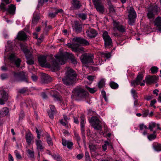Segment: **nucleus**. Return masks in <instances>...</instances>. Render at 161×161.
<instances>
[{
	"instance_id": "63",
	"label": "nucleus",
	"mask_w": 161,
	"mask_h": 161,
	"mask_svg": "<svg viewBox=\"0 0 161 161\" xmlns=\"http://www.w3.org/2000/svg\"><path fill=\"white\" fill-rule=\"evenodd\" d=\"M48 113L49 117L51 119H53L54 118L53 114L55 113H53L51 112H48Z\"/></svg>"
},
{
	"instance_id": "44",
	"label": "nucleus",
	"mask_w": 161,
	"mask_h": 161,
	"mask_svg": "<svg viewBox=\"0 0 161 161\" xmlns=\"http://www.w3.org/2000/svg\"><path fill=\"white\" fill-rule=\"evenodd\" d=\"M52 158L55 160L57 161H61L62 160V158L58 154L56 155L54 154L52 155Z\"/></svg>"
},
{
	"instance_id": "52",
	"label": "nucleus",
	"mask_w": 161,
	"mask_h": 161,
	"mask_svg": "<svg viewBox=\"0 0 161 161\" xmlns=\"http://www.w3.org/2000/svg\"><path fill=\"white\" fill-rule=\"evenodd\" d=\"M14 153H15L16 157L17 159H21L22 157L21 156L19 153V152L17 150H15L14 152Z\"/></svg>"
},
{
	"instance_id": "32",
	"label": "nucleus",
	"mask_w": 161,
	"mask_h": 161,
	"mask_svg": "<svg viewBox=\"0 0 161 161\" xmlns=\"http://www.w3.org/2000/svg\"><path fill=\"white\" fill-rule=\"evenodd\" d=\"M40 19V17L37 14H34L33 15L32 19V25L34 26L37 23Z\"/></svg>"
},
{
	"instance_id": "22",
	"label": "nucleus",
	"mask_w": 161,
	"mask_h": 161,
	"mask_svg": "<svg viewBox=\"0 0 161 161\" xmlns=\"http://www.w3.org/2000/svg\"><path fill=\"white\" fill-rule=\"evenodd\" d=\"M154 23L155 26H156L160 32H161V17L160 16L157 17Z\"/></svg>"
},
{
	"instance_id": "2",
	"label": "nucleus",
	"mask_w": 161,
	"mask_h": 161,
	"mask_svg": "<svg viewBox=\"0 0 161 161\" xmlns=\"http://www.w3.org/2000/svg\"><path fill=\"white\" fill-rule=\"evenodd\" d=\"M56 60H53L52 66L54 69H58L59 64L63 65L65 64L68 58L67 56L64 54H61L59 55H55Z\"/></svg>"
},
{
	"instance_id": "46",
	"label": "nucleus",
	"mask_w": 161,
	"mask_h": 161,
	"mask_svg": "<svg viewBox=\"0 0 161 161\" xmlns=\"http://www.w3.org/2000/svg\"><path fill=\"white\" fill-rule=\"evenodd\" d=\"M98 87L99 88H103L105 85V81L103 80H101L98 83Z\"/></svg>"
},
{
	"instance_id": "48",
	"label": "nucleus",
	"mask_w": 161,
	"mask_h": 161,
	"mask_svg": "<svg viewBox=\"0 0 161 161\" xmlns=\"http://www.w3.org/2000/svg\"><path fill=\"white\" fill-rule=\"evenodd\" d=\"M28 89L27 87H24L19 89L18 92L21 94H24L26 93Z\"/></svg>"
},
{
	"instance_id": "20",
	"label": "nucleus",
	"mask_w": 161,
	"mask_h": 161,
	"mask_svg": "<svg viewBox=\"0 0 161 161\" xmlns=\"http://www.w3.org/2000/svg\"><path fill=\"white\" fill-rule=\"evenodd\" d=\"M35 144L38 152H42L43 151L44 147L43 146L42 142L40 140H35Z\"/></svg>"
},
{
	"instance_id": "30",
	"label": "nucleus",
	"mask_w": 161,
	"mask_h": 161,
	"mask_svg": "<svg viewBox=\"0 0 161 161\" xmlns=\"http://www.w3.org/2000/svg\"><path fill=\"white\" fill-rule=\"evenodd\" d=\"M9 112L8 109L7 107H4L0 110V117L6 116Z\"/></svg>"
},
{
	"instance_id": "47",
	"label": "nucleus",
	"mask_w": 161,
	"mask_h": 161,
	"mask_svg": "<svg viewBox=\"0 0 161 161\" xmlns=\"http://www.w3.org/2000/svg\"><path fill=\"white\" fill-rule=\"evenodd\" d=\"M109 12L111 14H114L115 13V10L112 5H110L109 8Z\"/></svg>"
},
{
	"instance_id": "17",
	"label": "nucleus",
	"mask_w": 161,
	"mask_h": 161,
	"mask_svg": "<svg viewBox=\"0 0 161 161\" xmlns=\"http://www.w3.org/2000/svg\"><path fill=\"white\" fill-rule=\"evenodd\" d=\"M9 59L11 63H14L16 66L18 67H19L21 61L19 58H17L15 57L14 54H10L9 56Z\"/></svg>"
},
{
	"instance_id": "61",
	"label": "nucleus",
	"mask_w": 161,
	"mask_h": 161,
	"mask_svg": "<svg viewBox=\"0 0 161 161\" xmlns=\"http://www.w3.org/2000/svg\"><path fill=\"white\" fill-rule=\"evenodd\" d=\"M31 78L32 80L34 81H36L38 79V77L35 75H32L31 76Z\"/></svg>"
},
{
	"instance_id": "12",
	"label": "nucleus",
	"mask_w": 161,
	"mask_h": 161,
	"mask_svg": "<svg viewBox=\"0 0 161 161\" xmlns=\"http://www.w3.org/2000/svg\"><path fill=\"white\" fill-rule=\"evenodd\" d=\"M66 45L69 47L71 48L73 51L75 52H84V48L83 47H78V45L77 44L76 45L75 43H67Z\"/></svg>"
},
{
	"instance_id": "13",
	"label": "nucleus",
	"mask_w": 161,
	"mask_h": 161,
	"mask_svg": "<svg viewBox=\"0 0 161 161\" xmlns=\"http://www.w3.org/2000/svg\"><path fill=\"white\" fill-rule=\"evenodd\" d=\"M14 76L16 78L18 79V80L19 81H24L27 82V80L25 77V73L23 72H19V73H16L14 72Z\"/></svg>"
},
{
	"instance_id": "34",
	"label": "nucleus",
	"mask_w": 161,
	"mask_h": 161,
	"mask_svg": "<svg viewBox=\"0 0 161 161\" xmlns=\"http://www.w3.org/2000/svg\"><path fill=\"white\" fill-rule=\"evenodd\" d=\"M109 146L111 147H113L112 143L108 141H105L104 142V144L102 146V148L103 151H105L107 149V146Z\"/></svg>"
},
{
	"instance_id": "8",
	"label": "nucleus",
	"mask_w": 161,
	"mask_h": 161,
	"mask_svg": "<svg viewBox=\"0 0 161 161\" xmlns=\"http://www.w3.org/2000/svg\"><path fill=\"white\" fill-rule=\"evenodd\" d=\"M80 130L81 132L83 142L84 145L86 146V136L85 134V126L86 123L85 117L84 115H82L80 117Z\"/></svg>"
},
{
	"instance_id": "49",
	"label": "nucleus",
	"mask_w": 161,
	"mask_h": 161,
	"mask_svg": "<svg viewBox=\"0 0 161 161\" xmlns=\"http://www.w3.org/2000/svg\"><path fill=\"white\" fill-rule=\"evenodd\" d=\"M147 138L149 141H152L156 138V135L151 134L147 136Z\"/></svg>"
},
{
	"instance_id": "9",
	"label": "nucleus",
	"mask_w": 161,
	"mask_h": 161,
	"mask_svg": "<svg viewBox=\"0 0 161 161\" xmlns=\"http://www.w3.org/2000/svg\"><path fill=\"white\" fill-rule=\"evenodd\" d=\"M102 36L104 42L105 47H109L112 46V39L109 36L108 33L107 31H105L103 32Z\"/></svg>"
},
{
	"instance_id": "6",
	"label": "nucleus",
	"mask_w": 161,
	"mask_h": 161,
	"mask_svg": "<svg viewBox=\"0 0 161 161\" xmlns=\"http://www.w3.org/2000/svg\"><path fill=\"white\" fill-rule=\"evenodd\" d=\"M21 48L25 53L27 59L26 62L28 64L31 65L34 63V61L33 59V56L31 54L29 50L26 47H24L21 46Z\"/></svg>"
},
{
	"instance_id": "51",
	"label": "nucleus",
	"mask_w": 161,
	"mask_h": 161,
	"mask_svg": "<svg viewBox=\"0 0 161 161\" xmlns=\"http://www.w3.org/2000/svg\"><path fill=\"white\" fill-rule=\"evenodd\" d=\"M47 140L48 144L49 145H52L53 144L52 141L50 136L49 135H48L47 137Z\"/></svg>"
},
{
	"instance_id": "15",
	"label": "nucleus",
	"mask_w": 161,
	"mask_h": 161,
	"mask_svg": "<svg viewBox=\"0 0 161 161\" xmlns=\"http://www.w3.org/2000/svg\"><path fill=\"white\" fill-rule=\"evenodd\" d=\"M113 25L114 27L121 32H125V27L122 25L119 22L116 20L113 21Z\"/></svg>"
},
{
	"instance_id": "19",
	"label": "nucleus",
	"mask_w": 161,
	"mask_h": 161,
	"mask_svg": "<svg viewBox=\"0 0 161 161\" xmlns=\"http://www.w3.org/2000/svg\"><path fill=\"white\" fill-rule=\"evenodd\" d=\"M47 56L43 55L40 56L38 58V61L42 67L45 66L47 65Z\"/></svg>"
},
{
	"instance_id": "64",
	"label": "nucleus",
	"mask_w": 161,
	"mask_h": 161,
	"mask_svg": "<svg viewBox=\"0 0 161 161\" xmlns=\"http://www.w3.org/2000/svg\"><path fill=\"white\" fill-rule=\"evenodd\" d=\"M83 153L79 154L77 155L76 157L78 159H80L83 157Z\"/></svg>"
},
{
	"instance_id": "28",
	"label": "nucleus",
	"mask_w": 161,
	"mask_h": 161,
	"mask_svg": "<svg viewBox=\"0 0 161 161\" xmlns=\"http://www.w3.org/2000/svg\"><path fill=\"white\" fill-rule=\"evenodd\" d=\"M34 137L33 135L30 132L26 134L25 135V139L27 144L30 145L32 141L33 140Z\"/></svg>"
},
{
	"instance_id": "16",
	"label": "nucleus",
	"mask_w": 161,
	"mask_h": 161,
	"mask_svg": "<svg viewBox=\"0 0 161 161\" xmlns=\"http://www.w3.org/2000/svg\"><path fill=\"white\" fill-rule=\"evenodd\" d=\"M144 75L142 73H138L135 80L132 81L131 85L132 86L138 85L141 83V81L143 79Z\"/></svg>"
},
{
	"instance_id": "7",
	"label": "nucleus",
	"mask_w": 161,
	"mask_h": 161,
	"mask_svg": "<svg viewBox=\"0 0 161 161\" xmlns=\"http://www.w3.org/2000/svg\"><path fill=\"white\" fill-rule=\"evenodd\" d=\"M128 10L129 13L128 23L130 25H133L135 22L136 14L133 8L132 7H130Z\"/></svg>"
},
{
	"instance_id": "37",
	"label": "nucleus",
	"mask_w": 161,
	"mask_h": 161,
	"mask_svg": "<svg viewBox=\"0 0 161 161\" xmlns=\"http://www.w3.org/2000/svg\"><path fill=\"white\" fill-rule=\"evenodd\" d=\"M28 156L31 159H33L34 158V152L33 150H31L29 149L27 150Z\"/></svg>"
},
{
	"instance_id": "54",
	"label": "nucleus",
	"mask_w": 161,
	"mask_h": 161,
	"mask_svg": "<svg viewBox=\"0 0 161 161\" xmlns=\"http://www.w3.org/2000/svg\"><path fill=\"white\" fill-rule=\"evenodd\" d=\"M5 4L3 2L0 5V9L4 10H6L7 9L6 8Z\"/></svg>"
},
{
	"instance_id": "10",
	"label": "nucleus",
	"mask_w": 161,
	"mask_h": 161,
	"mask_svg": "<svg viewBox=\"0 0 161 161\" xmlns=\"http://www.w3.org/2000/svg\"><path fill=\"white\" fill-rule=\"evenodd\" d=\"M93 4L96 10L100 13L103 14L105 11L103 5L100 0H92Z\"/></svg>"
},
{
	"instance_id": "56",
	"label": "nucleus",
	"mask_w": 161,
	"mask_h": 161,
	"mask_svg": "<svg viewBox=\"0 0 161 161\" xmlns=\"http://www.w3.org/2000/svg\"><path fill=\"white\" fill-rule=\"evenodd\" d=\"M156 100L155 99L152 100L150 102V106L151 107H153L154 108H155L156 106L154 105V104H155L156 103Z\"/></svg>"
},
{
	"instance_id": "57",
	"label": "nucleus",
	"mask_w": 161,
	"mask_h": 161,
	"mask_svg": "<svg viewBox=\"0 0 161 161\" xmlns=\"http://www.w3.org/2000/svg\"><path fill=\"white\" fill-rule=\"evenodd\" d=\"M103 55L106 58H110L111 54V53H103Z\"/></svg>"
},
{
	"instance_id": "39",
	"label": "nucleus",
	"mask_w": 161,
	"mask_h": 161,
	"mask_svg": "<svg viewBox=\"0 0 161 161\" xmlns=\"http://www.w3.org/2000/svg\"><path fill=\"white\" fill-rule=\"evenodd\" d=\"M157 125V124L156 123L154 122H151L149 123L148 128V129L150 130V131H152L153 130V129L156 127Z\"/></svg>"
},
{
	"instance_id": "45",
	"label": "nucleus",
	"mask_w": 161,
	"mask_h": 161,
	"mask_svg": "<svg viewBox=\"0 0 161 161\" xmlns=\"http://www.w3.org/2000/svg\"><path fill=\"white\" fill-rule=\"evenodd\" d=\"M158 68L156 66H153L151 68L150 70L152 74H156L158 71Z\"/></svg>"
},
{
	"instance_id": "29",
	"label": "nucleus",
	"mask_w": 161,
	"mask_h": 161,
	"mask_svg": "<svg viewBox=\"0 0 161 161\" xmlns=\"http://www.w3.org/2000/svg\"><path fill=\"white\" fill-rule=\"evenodd\" d=\"M18 40L24 41L26 39L27 36L24 31H20L19 32L17 36Z\"/></svg>"
},
{
	"instance_id": "40",
	"label": "nucleus",
	"mask_w": 161,
	"mask_h": 161,
	"mask_svg": "<svg viewBox=\"0 0 161 161\" xmlns=\"http://www.w3.org/2000/svg\"><path fill=\"white\" fill-rule=\"evenodd\" d=\"M52 97L53 98V99L55 101H59L61 102V97L58 94H54L52 95Z\"/></svg>"
},
{
	"instance_id": "62",
	"label": "nucleus",
	"mask_w": 161,
	"mask_h": 161,
	"mask_svg": "<svg viewBox=\"0 0 161 161\" xmlns=\"http://www.w3.org/2000/svg\"><path fill=\"white\" fill-rule=\"evenodd\" d=\"M149 110H145L143 112L142 116L143 117L147 116L149 113Z\"/></svg>"
},
{
	"instance_id": "33",
	"label": "nucleus",
	"mask_w": 161,
	"mask_h": 161,
	"mask_svg": "<svg viewBox=\"0 0 161 161\" xmlns=\"http://www.w3.org/2000/svg\"><path fill=\"white\" fill-rule=\"evenodd\" d=\"M153 149L156 151H161V144L158 143H154L153 144Z\"/></svg>"
},
{
	"instance_id": "4",
	"label": "nucleus",
	"mask_w": 161,
	"mask_h": 161,
	"mask_svg": "<svg viewBox=\"0 0 161 161\" xmlns=\"http://www.w3.org/2000/svg\"><path fill=\"white\" fill-rule=\"evenodd\" d=\"M93 58L94 56L92 54L85 53L81 56L80 60L82 64H87L93 63Z\"/></svg>"
},
{
	"instance_id": "23",
	"label": "nucleus",
	"mask_w": 161,
	"mask_h": 161,
	"mask_svg": "<svg viewBox=\"0 0 161 161\" xmlns=\"http://www.w3.org/2000/svg\"><path fill=\"white\" fill-rule=\"evenodd\" d=\"M41 80L44 83H47L51 81L52 78L47 74L44 73L42 75Z\"/></svg>"
},
{
	"instance_id": "36",
	"label": "nucleus",
	"mask_w": 161,
	"mask_h": 161,
	"mask_svg": "<svg viewBox=\"0 0 161 161\" xmlns=\"http://www.w3.org/2000/svg\"><path fill=\"white\" fill-rule=\"evenodd\" d=\"M109 85L111 88L114 89H116L119 87L118 84L113 81H111L109 82Z\"/></svg>"
},
{
	"instance_id": "59",
	"label": "nucleus",
	"mask_w": 161,
	"mask_h": 161,
	"mask_svg": "<svg viewBox=\"0 0 161 161\" xmlns=\"http://www.w3.org/2000/svg\"><path fill=\"white\" fill-rule=\"evenodd\" d=\"M8 77V75L6 74H3L1 75V79L3 80L7 79Z\"/></svg>"
},
{
	"instance_id": "26",
	"label": "nucleus",
	"mask_w": 161,
	"mask_h": 161,
	"mask_svg": "<svg viewBox=\"0 0 161 161\" xmlns=\"http://www.w3.org/2000/svg\"><path fill=\"white\" fill-rule=\"evenodd\" d=\"M62 142L64 146H67V147L69 149L72 148L73 145V143L72 142L62 139Z\"/></svg>"
},
{
	"instance_id": "60",
	"label": "nucleus",
	"mask_w": 161,
	"mask_h": 161,
	"mask_svg": "<svg viewBox=\"0 0 161 161\" xmlns=\"http://www.w3.org/2000/svg\"><path fill=\"white\" fill-rule=\"evenodd\" d=\"M89 147L91 151H95V147L94 145L92 144H89Z\"/></svg>"
},
{
	"instance_id": "58",
	"label": "nucleus",
	"mask_w": 161,
	"mask_h": 161,
	"mask_svg": "<svg viewBox=\"0 0 161 161\" xmlns=\"http://www.w3.org/2000/svg\"><path fill=\"white\" fill-rule=\"evenodd\" d=\"M85 156L86 160H89L90 159V156L89 153L86 151L85 153Z\"/></svg>"
},
{
	"instance_id": "18",
	"label": "nucleus",
	"mask_w": 161,
	"mask_h": 161,
	"mask_svg": "<svg viewBox=\"0 0 161 161\" xmlns=\"http://www.w3.org/2000/svg\"><path fill=\"white\" fill-rule=\"evenodd\" d=\"M158 77L155 75H148L145 77L146 82L147 84L151 85L156 82Z\"/></svg>"
},
{
	"instance_id": "53",
	"label": "nucleus",
	"mask_w": 161,
	"mask_h": 161,
	"mask_svg": "<svg viewBox=\"0 0 161 161\" xmlns=\"http://www.w3.org/2000/svg\"><path fill=\"white\" fill-rule=\"evenodd\" d=\"M50 108L51 110V112H52L53 113H56V109L54 106L52 105H50Z\"/></svg>"
},
{
	"instance_id": "50",
	"label": "nucleus",
	"mask_w": 161,
	"mask_h": 161,
	"mask_svg": "<svg viewBox=\"0 0 161 161\" xmlns=\"http://www.w3.org/2000/svg\"><path fill=\"white\" fill-rule=\"evenodd\" d=\"M70 59L71 61V62L74 64H76L77 63V62L74 56L71 54L70 56Z\"/></svg>"
},
{
	"instance_id": "24",
	"label": "nucleus",
	"mask_w": 161,
	"mask_h": 161,
	"mask_svg": "<svg viewBox=\"0 0 161 161\" xmlns=\"http://www.w3.org/2000/svg\"><path fill=\"white\" fill-rule=\"evenodd\" d=\"M16 7L13 4H11L8 6V8L6 11H7L10 14L14 15L15 14Z\"/></svg>"
},
{
	"instance_id": "14",
	"label": "nucleus",
	"mask_w": 161,
	"mask_h": 161,
	"mask_svg": "<svg viewBox=\"0 0 161 161\" xmlns=\"http://www.w3.org/2000/svg\"><path fill=\"white\" fill-rule=\"evenodd\" d=\"M0 104L3 105L8 99L7 93L4 90L0 91Z\"/></svg>"
},
{
	"instance_id": "31",
	"label": "nucleus",
	"mask_w": 161,
	"mask_h": 161,
	"mask_svg": "<svg viewBox=\"0 0 161 161\" xmlns=\"http://www.w3.org/2000/svg\"><path fill=\"white\" fill-rule=\"evenodd\" d=\"M75 31L77 33H80L81 31L82 28L81 25L77 21H75L74 22Z\"/></svg>"
},
{
	"instance_id": "11",
	"label": "nucleus",
	"mask_w": 161,
	"mask_h": 161,
	"mask_svg": "<svg viewBox=\"0 0 161 161\" xmlns=\"http://www.w3.org/2000/svg\"><path fill=\"white\" fill-rule=\"evenodd\" d=\"M73 41L77 43H75L76 45H78V47L80 44H84L85 45L87 46L89 45V42L86 40L83 39L80 37H74L73 39Z\"/></svg>"
},
{
	"instance_id": "38",
	"label": "nucleus",
	"mask_w": 161,
	"mask_h": 161,
	"mask_svg": "<svg viewBox=\"0 0 161 161\" xmlns=\"http://www.w3.org/2000/svg\"><path fill=\"white\" fill-rule=\"evenodd\" d=\"M74 134L75 138L76 141L77 142L78 145H80V143L81 141V138L79 136V134L76 132L74 131Z\"/></svg>"
},
{
	"instance_id": "1",
	"label": "nucleus",
	"mask_w": 161,
	"mask_h": 161,
	"mask_svg": "<svg viewBox=\"0 0 161 161\" xmlns=\"http://www.w3.org/2000/svg\"><path fill=\"white\" fill-rule=\"evenodd\" d=\"M66 77L62 79L64 84L70 86L75 83L77 76L75 71L72 69L68 68L66 72Z\"/></svg>"
},
{
	"instance_id": "43",
	"label": "nucleus",
	"mask_w": 161,
	"mask_h": 161,
	"mask_svg": "<svg viewBox=\"0 0 161 161\" xmlns=\"http://www.w3.org/2000/svg\"><path fill=\"white\" fill-rule=\"evenodd\" d=\"M85 87L88 91L92 93H93L97 91V90L95 89V88H91L87 86H86Z\"/></svg>"
},
{
	"instance_id": "3",
	"label": "nucleus",
	"mask_w": 161,
	"mask_h": 161,
	"mask_svg": "<svg viewBox=\"0 0 161 161\" xmlns=\"http://www.w3.org/2000/svg\"><path fill=\"white\" fill-rule=\"evenodd\" d=\"M73 92L75 96L80 98H85L88 95V93L80 86L75 87Z\"/></svg>"
},
{
	"instance_id": "55",
	"label": "nucleus",
	"mask_w": 161,
	"mask_h": 161,
	"mask_svg": "<svg viewBox=\"0 0 161 161\" xmlns=\"http://www.w3.org/2000/svg\"><path fill=\"white\" fill-rule=\"evenodd\" d=\"M140 129L141 130H143L144 129H147V126L143 124H142L139 125Z\"/></svg>"
},
{
	"instance_id": "21",
	"label": "nucleus",
	"mask_w": 161,
	"mask_h": 161,
	"mask_svg": "<svg viewBox=\"0 0 161 161\" xmlns=\"http://www.w3.org/2000/svg\"><path fill=\"white\" fill-rule=\"evenodd\" d=\"M157 6L154 7L153 8H151V10H149L147 14L148 18L149 19H152L154 17V13H156L158 11Z\"/></svg>"
},
{
	"instance_id": "42",
	"label": "nucleus",
	"mask_w": 161,
	"mask_h": 161,
	"mask_svg": "<svg viewBox=\"0 0 161 161\" xmlns=\"http://www.w3.org/2000/svg\"><path fill=\"white\" fill-rule=\"evenodd\" d=\"M131 92L134 99L138 97V94L135 90L132 89L131 90Z\"/></svg>"
},
{
	"instance_id": "35",
	"label": "nucleus",
	"mask_w": 161,
	"mask_h": 161,
	"mask_svg": "<svg viewBox=\"0 0 161 161\" xmlns=\"http://www.w3.org/2000/svg\"><path fill=\"white\" fill-rule=\"evenodd\" d=\"M22 104L24 106H26V107H27L28 106H32L33 102L31 99H27L26 100L25 102L22 103Z\"/></svg>"
},
{
	"instance_id": "27",
	"label": "nucleus",
	"mask_w": 161,
	"mask_h": 161,
	"mask_svg": "<svg viewBox=\"0 0 161 161\" xmlns=\"http://www.w3.org/2000/svg\"><path fill=\"white\" fill-rule=\"evenodd\" d=\"M71 3L75 9H79L81 6L80 1L77 0H72Z\"/></svg>"
},
{
	"instance_id": "25",
	"label": "nucleus",
	"mask_w": 161,
	"mask_h": 161,
	"mask_svg": "<svg viewBox=\"0 0 161 161\" xmlns=\"http://www.w3.org/2000/svg\"><path fill=\"white\" fill-rule=\"evenodd\" d=\"M87 35L90 37H95L97 35L96 31L93 29H90L86 31Z\"/></svg>"
},
{
	"instance_id": "5",
	"label": "nucleus",
	"mask_w": 161,
	"mask_h": 161,
	"mask_svg": "<svg viewBox=\"0 0 161 161\" xmlns=\"http://www.w3.org/2000/svg\"><path fill=\"white\" fill-rule=\"evenodd\" d=\"M88 120L89 123L94 129L98 130H101L102 126L101 125L100 121L96 116H92Z\"/></svg>"
},
{
	"instance_id": "41",
	"label": "nucleus",
	"mask_w": 161,
	"mask_h": 161,
	"mask_svg": "<svg viewBox=\"0 0 161 161\" xmlns=\"http://www.w3.org/2000/svg\"><path fill=\"white\" fill-rule=\"evenodd\" d=\"M79 17L82 20H85L87 17L86 13H80L78 14Z\"/></svg>"
}]
</instances>
